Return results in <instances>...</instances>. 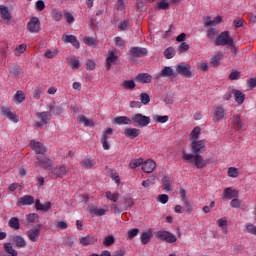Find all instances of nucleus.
Instances as JSON below:
<instances>
[{"mask_svg":"<svg viewBox=\"0 0 256 256\" xmlns=\"http://www.w3.org/2000/svg\"><path fill=\"white\" fill-rule=\"evenodd\" d=\"M151 123V118L141 113L132 115V124L135 127H147Z\"/></svg>","mask_w":256,"mask_h":256,"instance_id":"nucleus-1","label":"nucleus"},{"mask_svg":"<svg viewBox=\"0 0 256 256\" xmlns=\"http://www.w3.org/2000/svg\"><path fill=\"white\" fill-rule=\"evenodd\" d=\"M155 235H156V238H158L160 241H165L166 243L177 242V236H175V234L166 230H160L156 232Z\"/></svg>","mask_w":256,"mask_h":256,"instance_id":"nucleus-2","label":"nucleus"},{"mask_svg":"<svg viewBox=\"0 0 256 256\" xmlns=\"http://www.w3.org/2000/svg\"><path fill=\"white\" fill-rule=\"evenodd\" d=\"M215 45H229L233 47V38L229 35V32H222L215 40Z\"/></svg>","mask_w":256,"mask_h":256,"instance_id":"nucleus-3","label":"nucleus"},{"mask_svg":"<svg viewBox=\"0 0 256 256\" xmlns=\"http://www.w3.org/2000/svg\"><path fill=\"white\" fill-rule=\"evenodd\" d=\"M27 30L30 33H39L41 31V21L38 17H32L27 23Z\"/></svg>","mask_w":256,"mask_h":256,"instance_id":"nucleus-4","label":"nucleus"},{"mask_svg":"<svg viewBox=\"0 0 256 256\" xmlns=\"http://www.w3.org/2000/svg\"><path fill=\"white\" fill-rule=\"evenodd\" d=\"M207 141L205 139L202 140H192L191 149L193 153H203L206 149Z\"/></svg>","mask_w":256,"mask_h":256,"instance_id":"nucleus-5","label":"nucleus"},{"mask_svg":"<svg viewBox=\"0 0 256 256\" xmlns=\"http://www.w3.org/2000/svg\"><path fill=\"white\" fill-rule=\"evenodd\" d=\"M88 211L91 217H102L107 211H109V206H104L103 208H97L95 205L88 206Z\"/></svg>","mask_w":256,"mask_h":256,"instance_id":"nucleus-6","label":"nucleus"},{"mask_svg":"<svg viewBox=\"0 0 256 256\" xmlns=\"http://www.w3.org/2000/svg\"><path fill=\"white\" fill-rule=\"evenodd\" d=\"M67 171H69L67 166L59 165V166H56L54 169H52L51 176L55 177V179H63V177L67 175Z\"/></svg>","mask_w":256,"mask_h":256,"instance_id":"nucleus-7","label":"nucleus"},{"mask_svg":"<svg viewBox=\"0 0 256 256\" xmlns=\"http://www.w3.org/2000/svg\"><path fill=\"white\" fill-rule=\"evenodd\" d=\"M119 61V55L115 51H108L106 56V69L109 71L113 65H117Z\"/></svg>","mask_w":256,"mask_h":256,"instance_id":"nucleus-8","label":"nucleus"},{"mask_svg":"<svg viewBox=\"0 0 256 256\" xmlns=\"http://www.w3.org/2000/svg\"><path fill=\"white\" fill-rule=\"evenodd\" d=\"M1 114L4 117H7L9 121H12V123H19V118L15 115V112H13V108L3 106L1 109Z\"/></svg>","mask_w":256,"mask_h":256,"instance_id":"nucleus-9","label":"nucleus"},{"mask_svg":"<svg viewBox=\"0 0 256 256\" xmlns=\"http://www.w3.org/2000/svg\"><path fill=\"white\" fill-rule=\"evenodd\" d=\"M212 115H213V121L215 123H219V121H223V119L225 118V108H223V106H215L213 111H212Z\"/></svg>","mask_w":256,"mask_h":256,"instance_id":"nucleus-10","label":"nucleus"},{"mask_svg":"<svg viewBox=\"0 0 256 256\" xmlns=\"http://www.w3.org/2000/svg\"><path fill=\"white\" fill-rule=\"evenodd\" d=\"M176 72L178 75H182L183 77H188L191 78L192 77V73H191V65L189 64H178L176 65Z\"/></svg>","mask_w":256,"mask_h":256,"instance_id":"nucleus-11","label":"nucleus"},{"mask_svg":"<svg viewBox=\"0 0 256 256\" xmlns=\"http://www.w3.org/2000/svg\"><path fill=\"white\" fill-rule=\"evenodd\" d=\"M26 235L30 241L37 243L41 235V226L38 225L37 227L28 230Z\"/></svg>","mask_w":256,"mask_h":256,"instance_id":"nucleus-12","label":"nucleus"},{"mask_svg":"<svg viewBox=\"0 0 256 256\" xmlns=\"http://www.w3.org/2000/svg\"><path fill=\"white\" fill-rule=\"evenodd\" d=\"M36 117L38 119L36 127H43V125L49 123V112H37Z\"/></svg>","mask_w":256,"mask_h":256,"instance_id":"nucleus-13","label":"nucleus"},{"mask_svg":"<svg viewBox=\"0 0 256 256\" xmlns=\"http://www.w3.org/2000/svg\"><path fill=\"white\" fill-rule=\"evenodd\" d=\"M203 21L205 22L204 27H215L223 21V17L216 16L213 20H211V16H204Z\"/></svg>","mask_w":256,"mask_h":256,"instance_id":"nucleus-14","label":"nucleus"},{"mask_svg":"<svg viewBox=\"0 0 256 256\" xmlns=\"http://www.w3.org/2000/svg\"><path fill=\"white\" fill-rule=\"evenodd\" d=\"M37 160H38V165L42 167V169H51L53 165V161H51V159H49L45 155L37 156Z\"/></svg>","mask_w":256,"mask_h":256,"instance_id":"nucleus-15","label":"nucleus"},{"mask_svg":"<svg viewBox=\"0 0 256 256\" xmlns=\"http://www.w3.org/2000/svg\"><path fill=\"white\" fill-rule=\"evenodd\" d=\"M30 147L37 155H44L47 152V148L41 142H36L35 140L30 142Z\"/></svg>","mask_w":256,"mask_h":256,"instance_id":"nucleus-16","label":"nucleus"},{"mask_svg":"<svg viewBox=\"0 0 256 256\" xmlns=\"http://www.w3.org/2000/svg\"><path fill=\"white\" fill-rule=\"evenodd\" d=\"M157 167V163L154 160L148 159L142 164V170L144 173H153Z\"/></svg>","mask_w":256,"mask_h":256,"instance_id":"nucleus-17","label":"nucleus"},{"mask_svg":"<svg viewBox=\"0 0 256 256\" xmlns=\"http://www.w3.org/2000/svg\"><path fill=\"white\" fill-rule=\"evenodd\" d=\"M62 41L63 43H71V45H73V47H75L76 49H79L81 47L77 40V37H75L74 35L64 34L62 36Z\"/></svg>","mask_w":256,"mask_h":256,"instance_id":"nucleus-18","label":"nucleus"},{"mask_svg":"<svg viewBox=\"0 0 256 256\" xmlns=\"http://www.w3.org/2000/svg\"><path fill=\"white\" fill-rule=\"evenodd\" d=\"M33 203H35V198L31 195H25L18 200L17 206L21 207L24 205H33Z\"/></svg>","mask_w":256,"mask_h":256,"instance_id":"nucleus-19","label":"nucleus"},{"mask_svg":"<svg viewBox=\"0 0 256 256\" xmlns=\"http://www.w3.org/2000/svg\"><path fill=\"white\" fill-rule=\"evenodd\" d=\"M132 57H145L147 55V48L134 47L130 49Z\"/></svg>","mask_w":256,"mask_h":256,"instance_id":"nucleus-20","label":"nucleus"},{"mask_svg":"<svg viewBox=\"0 0 256 256\" xmlns=\"http://www.w3.org/2000/svg\"><path fill=\"white\" fill-rule=\"evenodd\" d=\"M114 123L116 125H133V120L127 116H118L114 118Z\"/></svg>","mask_w":256,"mask_h":256,"instance_id":"nucleus-21","label":"nucleus"},{"mask_svg":"<svg viewBox=\"0 0 256 256\" xmlns=\"http://www.w3.org/2000/svg\"><path fill=\"white\" fill-rule=\"evenodd\" d=\"M194 164L197 169H205V167H207V161L203 159V156H201V154L194 155Z\"/></svg>","mask_w":256,"mask_h":256,"instance_id":"nucleus-22","label":"nucleus"},{"mask_svg":"<svg viewBox=\"0 0 256 256\" xmlns=\"http://www.w3.org/2000/svg\"><path fill=\"white\" fill-rule=\"evenodd\" d=\"M141 133V130L137 128H126L124 130L125 137H128V139H135V137H139Z\"/></svg>","mask_w":256,"mask_h":256,"instance_id":"nucleus-23","label":"nucleus"},{"mask_svg":"<svg viewBox=\"0 0 256 256\" xmlns=\"http://www.w3.org/2000/svg\"><path fill=\"white\" fill-rule=\"evenodd\" d=\"M136 81L138 83H151V81H153V76L148 73H140L136 76Z\"/></svg>","mask_w":256,"mask_h":256,"instance_id":"nucleus-24","label":"nucleus"},{"mask_svg":"<svg viewBox=\"0 0 256 256\" xmlns=\"http://www.w3.org/2000/svg\"><path fill=\"white\" fill-rule=\"evenodd\" d=\"M239 197V192L231 188H226L223 192L224 199H237Z\"/></svg>","mask_w":256,"mask_h":256,"instance_id":"nucleus-25","label":"nucleus"},{"mask_svg":"<svg viewBox=\"0 0 256 256\" xmlns=\"http://www.w3.org/2000/svg\"><path fill=\"white\" fill-rule=\"evenodd\" d=\"M232 93L234 95V101H236L238 105L245 103V94L243 92L240 90H232Z\"/></svg>","mask_w":256,"mask_h":256,"instance_id":"nucleus-26","label":"nucleus"},{"mask_svg":"<svg viewBox=\"0 0 256 256\" xmlns=\"http://www.w3.org/2000/svg\"><path fill=\"white\" fill-rule=\"evenodd\" d=\"M231 123L234 129H236L237 131H241V129H243V122L241 121V116L234 115L231 119Z\"/></svg>","mask_w":256,"mask_h":256,"instance_id":"nucleus-27","label":"nucleus"},{"mask_svg":"<svg viewBox=\"0 0 256 256\" xmlns=\"http://www.w3.org/2000/svg\"><path fill=\"white\" fill-rule=\"evenodd\" d=\"M97 243V237L95 236H86L80 238V244H82L84 247H87V245H93Z\"/></svg>","mask_w":256,"mask_h":256,"instance_id":"nucleus-28","label":"nucleus"},{"mask_svg":"<svg viewBox=\"0 0 256 256\" xmlns=\"http://www.w3.org/2000/svg\"><path fill=\"white\" fill-rule=\"evenodd\" d=\"M78 123L84 125V127H95V122L93 121V119H88L84 115L78 117Z\"/></svg>","mask_w":256,"mask_h":256,"instance_id":"nucleus-29","label":"nucleus"},{"mask_svg":"<svg viewBox=\"0 0 256 256\" xmlns=\"http://www.w3.org/2000/svg\"><path fill=\"white\" fill-rule=\"evenodd\" d=\"M225 54L223 52H217L212 58L210 59V63L213 67H219L221 63V59H223Z\"/></svg>","mask_w":256,"mask_h":256,"instance_id":"nucleus-30","label":"nucleus"},{"mask_svg":"<svg viewBox=\"0 0 256 256\" xmlns=\"http://www.w3.org/2000/svg\"><path fill=\"white\" fill-rule=\"evenodd\" d=\"M173 75H175V70L170 66H165L158 74V77H173Z\"/></svg>","mask_w":256,"mask_h":256,"instance_id":"nucleus-31","label":"nucleus"},{"mask_svg":"<svg viewBox=\"0 0 256 256\" xmlns=\"http://www.w3.org/2000/svg\"><path fill=\"white\" fill-rule=\"evenodd\" d=\"M217 225L220 227L222 233L227 235L229 233V229L227 228V218L223 217L217 220Z\"/></svg>","mask_w":256,"mask_h":256,"instance_id":"nucleus-32","label":"nucleus"},{"mask_svg":"<svg viewBox=\"0 0 256 256\" xmlns=\"http://www.w3.org/2000/svg\"><path fill=\"white\" fill-rule=\"evenodd\" d=\"M162 184L164 187V191H171V186L173 185V178L168 176H163Z\"/></svg>","mask_w":256,"mask_h":256,"instance_id":"nucleus-33","label":"nucleus"},{"mask_svg":"<svg viewBox=\"0 0 256 256\" xmlns=\"http://www.w3.org/2000/svg\"><path fill=\"white\" fill-rule=\"evenodd\" d=\"M0 17L3 18L4 21H11V13H9V8L5 6L0 7Z\"/></svg>","mask_w":256,"mask_h":256,"instance_id":"nucleus-34","label":"nucleus"},{"mask_svg":"<svg viewBox=\"0 0 256 256\" xmlns=\"http://www.w3.org/2000/svg\"><path fill=\"white\" fill-rule=\"evenodd\" d=\"M37 211H49L51 209V202H46L45 204H41V201L37 200L35 203Z\"/></svg>","mask_w":256,"mask_h":256,"instance_id":"nucleus-35","label":"nucleus"},{"mask_svg":"<svg viewBox=\"0 0 256 256\" xmlns=\"http://www.w3.org/2000/svg\"><path fill=\"white\" fill-rule=\"evenodd\" d=\"M12 240H13V243L16 245V247H19V248L27 247V241H25V238L21 236H14Z\"/></svg>","mask_w":256,"mask_h":256,"instance_id":"nucleus-36","label":"nucleus"},{"mask_svg":"<svg viewBox=\"0 0 256 256\" xmlns=\"http://www.w3.org/2000/svg\"><path fill=\"white\" fill-rule=\"evenodd\" d=\"M153 238V232L149 231V232H143L140 236V241L143 245H147V243H149L151 241V239Z\"/></svg>","mask_w":256,"mask_h":256,"instance_id":"nucleus-37","label":"nucleus"},{"mask_svg":"<svg viewBox=\"0 0 256 256\" xmlns=\"http://www.w3.org/2000/svg\"><path fill=\"white\" fill-rule=\"evenodd\" d=\"M201 135V127L196 126L190 133L189 137H190V141H196L199 139Z\"/></svg>","mask_w":256,"mask_h":256,"instance_id":"nucleus-38","label":"nucleus"},{"mask_svg":"<svg viewBox=\"0 0 256 256\" xmlns=\"http://www.w3.org/2000/svg\"><path fill=\"white\" fill-rule=\"evenodd\" d=\"M141 165H143V158L132 159L129 163L130 169H137V167H141Z\"/></svg>","mask_w":256,"mask_h":256,"instance_id":"nucleus-39","label":"nucleus"},{"mask_svg":"<svg viewBox=\"0 0 256 256\" xmlns=\"http://www.w3.org/2000/svg\"><path fill=\"white\" fill-rule=\"evenodd\" d=\"M105 197L109 201H113L114 203H117V201L119 200V193H113L111 191H107L105 193Z\"/></svg>","mask_w":256,"mask_h":256,"instance_id":"nucleus-40","label":"nucleus"},{"mask_svg":"<svg viewBox=\"0 0 256 256\" xmlns=\"http://www.w3.org/2000/svg\"><path fill=\"white\" fill-rule=\"evenodd\" d=\"M8 226L11 228V229H15L17 231V229H19L20 227V224H19V218L17 217H13L9 220L8 222Z\"/></svg>","mask_w":256,"mask_h":256,"instance_id":"nucleus-41","label":"nucleus"},{"mask_svg":"<svg viewBox=\"0 0 256 256\" xmlns=\"http://www.w3.org/2000/svg\"><path fill=\"white\" fill-rule=\"evenodd\" d=\"M14 101L18 104L23 103V101H25V94L23 93V91L19 90L15 93Z\"/></svg>","mask_w":256,"mask_h":256,"instance_id":"nucleus-42","label":"nucleus"},{"mask_svg":"<svg viewBox=\"0 0 256 256\" xmlns=\"http://www.w3.org/2000/svg\"><path fill=\"white\" fill-rule=\"evenodd\" d=\"M52 19L54 21L59 22L61 19H63V12L61 10L53 9L52 10Z\"/></svg>","mask_w":256,"mask_h":256,"instance_id":"nucleus-43","label":"nucleus"},{"mask_svg":"<svg viewBox=\"0 0 256 256\" xmlns=\"http://www.w3.org/2000/svg\"><path fill=\"white\" fill-rule=\"evenodd\" d=\"M180 197L184 205H187L188 207L187 211H191V208H189V200H187V192L183 188H180Z\"/></svg>","mask_w":256,"mask_h":256,"instance_id":"nucleus-44","label":"nucleus"},{"mask_svg":"<svg viewBox=\"0 0 256 256\" xmlns=\"http://www.w3.org/2000/svg\"><path fill=\"white\" fill-rule=\"evenodd\" d=\"M121 87H123V89H135L136 85H135V81L133 80H125L122 84Z\"/></svg>","mask_w":256,"mask_h":256,"instance_id":"nucleus-45","label":"nucleus"},{"mask_svg":"<svg viewBox=\"0 0 256 256\" xmlns=\"http://www.w3.org/2000/svg\"><path fill=\"white\" fill-rule=\"evenodd\" d=\"M152 119L155 121V123H167V121H169V116L153 115Z\"/></svg>","mask_w":256,"mask_h":256,"instance_id":"nucleus-46","label":"nucleus"},{"mask_svg":"<svg viewBox=\"0 0 256 256\" xmlns=\"http://www.w3.org/2000/svg\"><path fill=\"white\" fill-rule=\"evenodd\" d=\"M83 42L85 43V45H88V47H97V40H95V38L85 37L83 39Z\"/></svg>","mask_w":256,"mask_h":256,"instance_id":"nucleus-47","label":"nucleus"},{"mask_svg":"<svg viewBox=\"0 0 256 256\" xmlns=\"http://www.w3.org/2000/svg\"><path fill=\"white\" fill-rule=\"evenodd\" d=\"M164 57L166 59H173L175 57V48L169 47L164 51Z\"/></svg>","mask_w":256,"mask_h":256,"instance_id":"nucleus-48","label":"nucleus"},{"mask_svg":"<svg viewBox=\"0 0 256 256\" xmlns=\"http://www.w3.org/2000/svg\"><path fill=\"white\" fill-rule=\"evenodd\" d=\"M228 177H232V179H237L239 177V169L236 167H230L228 169Z\"/></svg>","mask_w":256,"mask_h":256,"instance_id":"nucleus-49","label":"nucleus"},{"mask_svg":"<svg viewBox=\"0 0 256 256\" xmlns=\"http://www.w3.org/2000/svg\"><path fill=\"white\" fill-rule=\"evenodd\" d=\"M26 218H27V221L29 223H38V221H39V214H37V213H30V214H28L26 216Z\"/></svg>","mask_w":256,"mask_h":256,"instance_id":"nucleus-50","label":"nucleus"},{"mask_svg":"<svg viewBox=\"0 0 256 256\" xmlns=\"http://www.w3.org/2000/svg\"><path fill=\"white\" fill-rule=\"evenodd\" d=\"M140 101L143 105H149V103L151 102V98L149 97V94L141 93L140 94Z\"/></svg>","mask_w":256,"mask_h":256,"instance_id":"nucleus-51","label":"nucleus"},{"mask_svg":"<svg viewBox=\"0 0 256 256\" xmlns=\"http://www.w3.org/2000/svg\"><path fill=\"white\" fill-rule=\"evenodd\" d=\"M113 243H115V237H113V235L107 236L103 241V245H105V247H111Z\"/></svg>","mask_w":256,"mask_h":256,"instance_id":"nucleus-52","label":"nucleus"},{"mask_svg":"<svg viewBox=\"0 0 256 256\" xmlns=\"http://www.w3.org/2000/svg\"><path fill=\"white\" fill-rule=\"evenodd\" d=\"M158 9H162L163 11H167V9H169V2H167V0H159Z\"/></svg>","mask_w":256,"mask_h":256,"instance_id":"nucleus-53","label":"nucleus"},{"mask_svg":"<svg viewBox=\"0 0 256 256\" xmlns=\"http://www.w3.org/2000/svg\"><path fill=\"white\" fill-rule=\"evenodd\" d=\"M157 200L159 203H162V205H165L169 202V196L167 194H160L157 196Z\"/></svg>","mask_w":256,"mask_h":256,"instance_id":"nucleus-54","label":"nucleus"},{"mask_svg":"<svg viewBox=\"0 0 256 256\" xmlns=\"http://www.w3.org/2000/svg\"><path fill=\"white\" fill-rule=\"evenodd\" d=\"M68 225L67 222L65 221H57L56 222V229H58V231H65V229H67Z\"/></svg>","mask_w":256,"mask_h":256,"instance_id":"nucleus-55","label":"nucleus"},{"mask_svg":"<svg viewBox=\"0 0 256 256\" xmlns=\"http://www.w3.org/2000/svg\"><path fill=\"white\" fill-rule=\"evenodd\" d=\"M82 165H85L87 167V169H91V167H93L95 165V160H91L89 158H85L82 161Z\"/></svg>","mask_w":256,"mask_h":256,"instance_id":"nucleus-56","label":"nucleus"},{"mask_svg":"<svg viewBox=\"0 0 256 256\" xmlns=\"http://www.w3.org/2000/svg\"><path fill=\"white\" fill-rule=\"evenodd\" d=\"M64 17H65V19H66V21H67V23H75V16H73L72 14H71V12H65L64 13Z\"/></svg>","mask_w":256,"mask_h":256,"instance_id":"nucleus-57","label":"nucleus"},{"mask_svg":"<svg viewBox=\"0 0 256 256\" xmlns=\"http://www.w3.org/2000/svg\"><path fill=\"white\" fill-rule=\"evenodd\" d=\"M139 235V229L133 228L128 231V239H133L134 237H137Z\"/></svg>","mask_w":256,"mask_h":256,"instance_id":"nucleus-58","label":"nucleus"},{"mask_svg":"<svg viewBox=\"0 0 256 256\" xmlns=\"http://www.w3.org/2000/svg\"><path fill=\"white\" fill-rule=\"evenodd\" d=\"M26 50H27V45L20 44L18 47H16L15 55H21V53H25Z\"/></svg>","mask_w":256,"mask_h":256,"instance_id":"nucleus-59","label":"nucleus"},{"mask_svg":"<svg viewBox=\"0 0 256 256\" xmlns=\"http://www.w3.org/2000/svg\"><path fill=\"white\" fill-rule=\"evenodd\" d=\"M178 51L180 53H185V51H189V45L185 42H182L179 46H178Z\"/></svg>","mask_w":256,"mask_h":256,"instance_id":"nucleus-60","label":"nucleus"},{"mask_svg":"<svg viewBox=\"0 0 256 256\" xmlns=\"http://www.w3.org/2000/svg\"><path fill=\"white\" fill-rule=\"evenodd\" d=\"M240 77H241V72H239V71H232L230 76H229V79H231V81H236Z\"/></svg>","mask_w":256,"mask_h":256,"instance_id":"nucleus-61","label":"nucleus"},{"mask_svg":"<svg viewBox=\"0 0 256 256\" xmlns=\"http://www.w3.org/2000/svg\"><path fill=\"white\" fill-rule=\"evenodd\" d=\"M117 11H125V2L123 0H118L116 2Z\"/></svg>","mask_w":256,"mask_h":256,"instance_id":"nucleus-62","label":"nucleus"},{"mask_svg":"<svg viewBox=\"0 0 256 256\" xmlns=\"http://www.w3.org/2000/svg\"><path fill=\"white\" fill-rule=\"evenodd\" d=\"M36 11H43L45 9V2L43 0H38L35 4Z\"/></svg>","mask_w":256,"mask_h":256,"instance_id":"nucleus-63","label":"nucleus"},{"mask_svg":"<svg viewBox=\"0 0 256 256\" xmlns=\"http://www.w3.org/2000/svg\"><path fill=\"white\" fill-rule=\"evenodd\" d=\"M70 65H71L72 69H78L80 66L79 60L76 58H71Z\"/></svg>","mask_w":256,"mask_h":256,"instance_id":"nucleus-64","label":"nucleus"}]
</instances>
